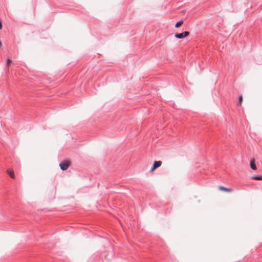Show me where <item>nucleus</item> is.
Segmentation results:
<instances>
[{
  "mask_svg": "<svg viewBox=\"0 0 262 262\" xmlns=\"http://www.w3.org/2000/svg\"><path fill=\"white\" fill-rule=\"evenodd\" d=\"M183 23V20H181L180 21L177 22L175 25L176 28H179L180 27Z\"/></svg>",
  "mask_w": 262,
  "mask_h": 262,
  "instance_id": "nucleus-8",
  "label": "nucleus"
},
{
  "mask_svg": "<svg viewBox=\"0 0 262 262\" xmlns=\"http://www.w3.org/2000/svg\"><path fill=\"white\" fill-rule=\"evenodd\" d=\"M219 188L220 190H224V191H228V192H231L232 190L231 189L226 188L224 186H219Z\"/></svg>",
  "mask_w": 262,
  "mask_h": 262,
  "instance_id": "nucleus-6",
  "label": "nucleus"
},
{
  "mask_svg": "<svg viewBox=\"0 0 262 262\" xmlns=\"http://www.w3.org/2000/svg\"><path fill=\"white\" fill-rule=\"evenodd\" d=\"M12 60L10 59H8L7 60V66H9V64L11 63Z\"/></svg>",
  "mask_w": 262,
  "mask_h": 262,
  "instance_id": "nucleus-10",
  "label": "nucleus"
},
{
  "mask_svg": "<svg viewBox=\"0 0 262 262\" xmlns=\"http://www.w3.org/2000/svg\"><path fill=\"white\" fill-rule=\"evenodd\" d=\"M189 34V32L188 31H185L184 32L181 33L176 34L174 36L177 38L181 39L188 36Z\"/></svg>",
  "mask_w": 262,
  "mask_h": 262,
  "instance_id": "nucleus-2",
  "label": "nucleus"
},
{
  "mask_svg": "<svg viewBox=\"0 0 262 262\" xmlns=\"http://www.w3.org/2000/svg\"><path fill=\"white\" fill-rule=\"evenodd\" d=\"M7 172H8V173L9 174V176L11 178L13 179L14 178V173L13 171L10 170H8Z\"/></svg>",
  "mask_w": 262,
  "mask_h": 262,
  "instance_id": "nucleus-7",
  "label": "nucleus"
},
{
  "mask_svg": "<svg viewBox=\"0 0 262 262\" xmlns=\"http://www.w3.org/2000/svg\"><path fill=\"white\" fill-rule=\"evenodd\" d=\"M243 96H241L239 98V100H238V104L240 106L242 105V102H243Z\"/></svg>",
  "mask_w": 262,
  "mask_h": 262,
  "instance_id": "nucleus-9",
  "label": "nucleus"
},
{
  "mask_svg": "<svg viewBox=\"0 0 262 262\" xmlns=\"http://www.w3.org/2000/svg\"><path fill=\"white\" fill-rule=\"evenodd\" d=\"M252 179L255 180H262V176L260 175H254L252 177Z\"/></svg>",
  "mask_w": 262,
  "mask_h": 262,
  "instance_id": "nucleus-4",
  "label": "nucleus"
},
{
  "mask_svg": "<svg viewBox=\"0 0 262 262\" xmlns=\"http://www.w3.org/2000/svg\"><path fill=\"white\" fill-rule=\"evenodd\" d=\"M156 168H154V166H152V167L151 168V169H150V171L151 172H152L154 171Z\"/></svg>",
  "mask_w": 262,
  "mask_h": 262,
  "instance_id": "nucleus-11",
  "label": "nucleus"
},
{
  "mask_svg": "<svg viewBox=\"0 0 262 262\" xmlns=\"http://www.w3.org/2000/svg\"><path fill=\"white\" fill-rule=\"evenodd\" d=\"M70 166L69 162L68 161H64L59 164V166L62 170H67Z\"/></svg>",
  "mask_w": 262,
  "mask_h": 262,
  "instance_id": "nucleus-1",
  "label": "nucleus"
},
{
  "mask_svg": "<svg viewBox=\"0 0 262 262\" xmlns=\"http://www.w3.org/2000/svg\"><path fill=\"white\" fill-rule=\"evenodd\" d=\"M250 167L253 170H256V166L254 163V161H251L250 163Z\"/></svg>",
  "mask_w": 262,
  "mask_h": 262,
  "instance_id": "nucleus-5",
  "label": "nucleus"
},
{
  "mask_svg": "<svg viewBox=\"0 0 262 262\" xmlns=\"http://www.w3.org/2000/svg\"><path fill=\"white\" fill-rule=\"evenodd\" d=\"M161 164L162 162L161 161H157L154 162L153 166H154V168H157L161 166Z\"/></svg>",
  "mask_w": 262,
  "mask_h": 262,
  "instance_id": "nucleus-3",
  "label": "nucleus"
},
{
  "mask_svg": "<svg viewBox=\"0 0 262 262\" xmlns=\"http://www.w3.org/2000/svg\"><path fill=\"white\" fill-rule=\"evenodd\" d=\"M2 21L0 20V29H2Z\"/></svg>",
  "mask_w": 262,
  "mask_h": 262,
  "instance_id": "nucleus-12",
  "label": "nucleus"
}]
</instances>
